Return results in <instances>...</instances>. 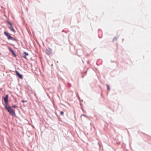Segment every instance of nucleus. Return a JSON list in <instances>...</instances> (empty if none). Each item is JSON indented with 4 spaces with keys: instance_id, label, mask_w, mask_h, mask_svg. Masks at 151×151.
I'll return each instance as SVG.
<instances>
[{
    "instance_id": "obj_11",
    "label": "nucleus",
    "mask_w": 151,
    "mask_h": 151,
    "mask_svg": "<svg viewBox=\"0 0 151 151\" xmlns=\"http://www.w3.org/2000/svg\"><path fill=\"white\" fill-rule=\"evenodd\" d=\"M60 113L63 116L64 115V113L63 111H61L60 112Z\"/></svg>"
},
{
    "instance_id": "obj_8",
    "label": "nucleus",
    "mask_w": 151,
    "mask_h": 151,
    "mask_svg": "<svg viewBox=\"0 0 151 151\" xmlns=\"http://www.w3.org/2000/svg\"><path fill=\"white\" fill-rule=\"evenodd\" d=\"M9 50L11 51V52H12V54L14 55H16L15 53L14 52V51L11 48V47H9Z\"/></svg>"
},
{
    "instance_id": "obj_14",
    "label": "nucleus",
    "mask_w": 151,
    "mask_h": 151,
    "mask_svg": "<svg viewBox=\"0 0 151 151\" xmlns=\"http://www.w3.org/2000/svg\"><path fill=\"white\" fill-rule=\"evenodd\" d=\"M8 23L10 25V26L12 25V24L10 22H8Z\"/></svg>"
},
{
    "instance_id": "obj_6",
    "label": "nucleus",
    "mask_w": 151,
    "mask_h": 151,
    "mask_svg": "<svg viewBox=\"0 0 151 151\" xmlns=\"http://www.w3.org/2000/svg\"><path fill=\"white\" fill-rule=\"evenodd\" d=\"M23 57L25 59H27V57H26V56L27 55H28V54L27 53V52H24V53H23Z\"/></svg>"
},
{
    "instance_id": "obj_10",
    "label": "nucleus",
    "mask_w": 151,
    "mask_h": 151,
    "mask_svg": "<svg viewBox=\"0 0 151 151\" xmlns=\"http://www.w3.org/2000/svg\"><path fill=\"white\" fill-rule=\"evenodd\" d=\"M106 86L107 87V89L109 90H110V88L109 87V86L107 84L106 85Z\"/></svg>"
},
{
    "instance_id": "obj_9",
    "label": "nucleus",
    "mask_w": 151,
    "mask_h": 151,
    "mask_svg": "<svg viewBox=\"0 0 151 151\" xmlns=\"http://www.w3.org/2000/svg\"><path fill=\"white\" fill-rule=\"evenodd\" d=\"M12 107L15 108H17L18 107V106H16L15 105H13L12 106Z\"/></svg>"
},
{
    "instance_id": "obj_5",
    "label": "nucleus",
    "mask_w": 151,
    "mask_h": 151,
    "mask_svg": "<svg viewBox=\"0 0 151 151\" xmlns=\"http://www.w3.org/2000/svg\"><path fill=\"white\" fill-rule=\"evenodd\" d=\"M16 74L19 78L21 79H22L23 78L22 75H21L17 71H16Z\"/></svg>"
},
{
    "instance_id": "obj_2",
    "label": "nucleus",
    "mask_w": 151,
    "mask_h": 151,
    "mask_svg": "<svg viewBox=\"0 0 151 151\" xmlns=\"http://www.w3.org/2000/svg\"><path fill=\"white\" fill-rule=\"evenodd\" d=\"M8 95H6L5 96L3 97V99L5 103L4 105L5 107H6V106H9L8 104Z\"/></svg>"
},
{
    "instance_id": "obj_4",
    "label": "nucleus",
    "mask_w": 151,
    "mask_h": 151,
    "mask_svg": "<svg viewBox=\"0 0 151 151\" xmlns=\"http://www.w3.org/2000/svg\"><path fill=\"white\" fill-rule=\"evenodd\" d=\"M52 52V50L50 48H48L46 50V53L47 55H49L51 54Z\"/></svg>"
},
{
    "instance_id": "obj_12",
    "label": "nucleus",
    "mask_w": 151,
    "mask_h": 151,
    "mask_svg": "<svg viewBox=\"0 0 151 151\" xmlns=\"http://www.w3.org/2000/svg\"><path fill=\"white\" fill-rule=\"evenodd\" d=\"M117 39V38L114 37V39H113V41H115Z\"/></svg>"
},
{
    "instance_id": "obj_7",
    "label": "nucleus",
    "mask_w": 151,
    "mask_h": 151,
    "mask_svg": "<svg viewBox=\"0 0 151 151\" xmlns=\"http://www.w3.org/2000/svg\"><path fill=\"white\" fill-rule=\"evenodd\" d=\"M9 28L12 31L15 32V30L12 26H10L9 27Z\"/></svg>"
},
{
    "instance_id": "obj_1",
    "label": "nucleus",
    "mask_w": 151,
    "mask_h": 151,
    "mask_svg": "<svg viewBox=\"0 0 151 151\" xmlns=\"http://www.w3.org/2000/svg\"><path fill=\"white\" fill-rule=\"evenodd\" d=\"M5 108L10 115H12V116H14L15 115V110L12 109L10 106H6V107Z\"/></svg>"
},
{
    "instance_id": "obj_13",
    "label": "nucleus",
    "mask_w": 151,
    "mask_h": 151,
    "mask_svg": "<svg viewBox=\"0 0 151 151\" xmlns=\"http://www.w3.org/2000/svg\"><path fill=\"white\" fill-rule=\"evenodd\" d=\"M21 102H23V103L26 102H27V101L23 100Z\"/></svg>"
},
{
    "instance_id": "obj_3",
    "label": "nucleus",
    "mask_w": 151,
    "mask_h": 151,
    "mask_svg": "<svg viewBox=\"0 0 151 151\" xmlns=\"http://www.w3.org/2000/svg\"><path fill=\"white\" fill-rule=\"evenodd\" d=\"M4 35L7 37L8 40H11L13 41H15L16 40L14 39L9 34L6 32H4Z\"/></svg>"
}]
</instances>
